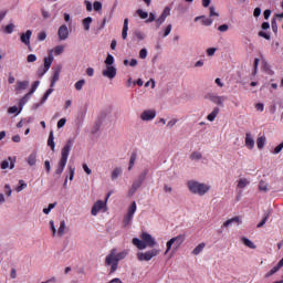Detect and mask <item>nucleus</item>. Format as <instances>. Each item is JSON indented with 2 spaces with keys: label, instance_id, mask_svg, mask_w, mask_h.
<instances>
[{
  "label": "nucleus",
  "instance_id": "obj_1",
  "mask_svg": "<svg viewBox=\"0 0 283 283\" xmlns=\"http://www.w3.org/2000/svg\"><path fill=\"white\" fill-rule=\"evenodd\" d=\"M129 255V250H123L118 252L116 248H113L109 253L106 255L104 264L105 266H109V273H116L118 271V262L120 260H125Z\"/></svg>",
  "mask_w": 283,
  "mask_h": 283
},
{
  "label": "nucleus",
  "instance_id": "obj_2",
  "mask_svg": "<svg viewBox=\"0 0 283 283\" xmlns=\"http://www.w3.org/2000/svg\"><path fill=\"white\" fill-rule=\"evenodd\" d=\"M142 239V240H140ZM140 239L138 238H133L132 242L134 247H136L139 251H145V249H154L156 247L157 242L151 234L148 232H143L140 234Z\"/></svg>",
  "mask_w": 283,
  "mask_h": 283
},
{
  "label": "nucleus",
  "instance_id": "obj_3",
  "mask_svg": "<svg viewBox=\"0 0 283 283\" xmlns=\"http://www.w3.org/2000/svg\"><path fill=\"white\" fill-rule=\"evenodd\" d=\"M74 145V142L72 139H69L64 147L61 150V158L57 163V167L55 169V176H61L63 171H65V167L67 165V158H70V151H72V146Z\"/></svg>",
  "mask_w": 283,
  "mask_h": 283
},
{
  "label": "nucleus",
  "instance_id": "obj_4",
  "mask_svg": "<svg viewBox=\"0 0 283 283\" xmlns=\"http://www.w3.org/2000/svg\"><path fill=\"white\" fill-rule=\"evenodd\" d=\"M187 187L190 193H193L195 196H205L206 193H209V190L211 189V186L197 180H189Z\"/></svg>",
  "mask_w": 283,
  "mask_h": 283
},
{
  "label": "nucleus",
  "instance_id": "obj_5",
  "mask_svg": "<svg viewBox=\"0 0 283 283\" xmlns=\"http://www.w3.org/2000/svg\"><path fill=\"white\" fill-rule=\"evenodd\" d=\"M158 255H160V249L153 248L146 252H138L137 260L139 262H150V260H154Z\"/></svg>",
  "mask_w": 283,
  "mask_h": 283
},
{
  "label": "nucleus",
  "instance_id": "obj_6",
  "mask_svg": "<svg viewBox=\"0 0 283 283\" xmlns=\"http://www.w3.org/2000/svg\"><path fill=\"white\" fill-rule=\"evenodd\" d=\"M109 196H112V192H108L106 196V200H97L91 210L92 216H98L99 211H103L105 213L107 211V200H109Z\"/></svg>",
  "mask_w": 283,
  "mask_h": 283
},
{
  "label": "nucleus",
  "instance_id": "obj_7",
  "mask_svg": "<svg viewBox=\"0 0 283 283\" xmlns=\"http://www.w3.org/2000/svg\"><path fill=\"white\" fill-rule=\"evenodd\" d=\"M206 101H210V103H213L214 105H219L220 107L224 106V101H227V96L218 95L213 92H209L205 95Z\"/></svg>",
  "mask_w": 283,
  "mask_h": 283
},
{
  "label": "nucleus",
  "instance_id": "obj_8",
  "mask_svg": "<svg viewBox=\"0 0 283 283\" xmlns=\"http://www.w3.org/2000/svg\"><path fill=\"white\" fill-rule=\"evenodd\" d=\"M182 242H185V235L184 234H179L175 238H171L167 243H166V251H165V255H167V253H169V251H171V247L178 249Z\"/></svg>",
  "mask_w": 283,
  "mask_h": 283
},
{
  "label": "nucleus",
  "instance_id": "obj_9",
  "mask_svg": "<svg viewBox=\"0 0 283 283\" xmlns=\"http://www.w3.org/2000/svg\"><path fill=\"white\" fill-rule=\"evenodd\" d=\"M136 201H133L128 208L127 214L124 217L123 224L124 227H129L132 224V220H134V213H136Z\"/></svg>",
  "mask_w": 283,
  "mask_h": 283
},
{
  "label": "nucleus",
  "instance_id": "obj_10",
  "mask_svg": "<svg viewBox=\"0 0 283 283\" xmlns=\"http://www.w3.org/2000/svg\"><path fill=\"white\" fill-rule=\"evenodd\" d=\"M140 120L144 123H150V120H154L156 118V109H145L139 115Z\"/></svg>",
  "mask_w": 283,
  "mask_h": 283
},
{
  "label": "nucleus",
  "instance_id": "obj_11",
  "mask_svg": "<svg viewBox=\"0 0 283 283\" xmlns=\"http://www.w3.org/2000/svg\"><path fill=\"white\" fill-rule=\"evenodd\" d=\"M57 36L60 41H67L70 39V29L67 25L62 24L57 30Z\"/></svg>",
  "mask_w": 283,
  "mask_h": 283
},
{
  "label": "nucleus",
  "instance_id": "obj_12",
  "mask_svg": "<svg viewBox=\"0 0 283 283\" xmlns=\"http://www.w3.org/2000/svg\"><path fill=\"white\" fill-rule=\"evenodd\" d=\"M233 224H238V226L242 224V217L237 216L231 219H228L227 221L223 222L222 227L224 229H229V227H233Z\"/></svg>",
  "mask_w": 283,
  "mask_h": 283
},
{
  "label": "nucleus",
  "instance_id": "obj_13",
  "mask_svg": "<svg viewBox=\"0 0 283 283\" xmlns=\"http://www.w3.org/2000/svg\"><path fill=\"white\" fill-rule=\"evenodd\" d=\"M102 74L106 78H116V66H106Z\"/></svg>",
  "mask_w": 283,
  "mask_h": 283
},
{
  "label": "nucleus",
  "instance_id": "obj_14",
  "mask_svg": "<svg viewBox=\"0 0 283 283\" xmlns=\"http://www.w3.org/2000/svg\"><path fill=\"white\" fill-rule=\"evenodd\" d=\"M245 147H248V149H253L255 147V140L251 133L245 134Z\"/></svg>",
  "mask_w": 283,
  "mask_h": 283
},
{
  "label": "nucleus",
  "instance_id": "obj_15",
  "mask_svg": "<svg viewBox=\"0 0 283 283\" xmlns=\"http://www.w3.org/2000/svg\"><path fill=\"white\" fill-rule=\"evenodd\" d=\"M30 39H32V31L28 30L25 33H22L20 36V41L24 43V45H30Z\"/></svg>",
  "mask_w": 283,
  "mask_h": 283
},
{
  "label": "nucleus",
  "instance_id": "obj_16",
  "mask_svg": "<svg viewBox=\"0 0 283 283\" xmlns=\"http://www.w3.org/2000/svg\"><path fill=\"white\" fill-rule=\"evenodd\" d=\"M30 85L29 81H18L15 86V92H23V90H28Z\"/></svg>",
  "mask_w": 283,
  "mask_h": 283
},
{
  "label": "nucleus",
  "instance_id": "obj_17",
  "mask_svg": "<svg viewBox=\"0 0 283 283\" xmlns=\"http://www.w3.org/2000/svg\"><path fill=\"white\" fill-rule=\"evenodd\" d=\"M219 114H220V108L214 107L212 112L207 116V120H209L210 123H213V120H216Z\"/></svg>",
  "mask_w": 283,
  "mask_h": 283
},
{
  "label": "nucleus",
  "instance_id": "obj_18",
  "mask_svg": "<svg viewBox=\"0 0 283 283\" xmlns=\"http://www.w3.org/2000/svg\"><path fill=\"white\" fill-rule=\"evenodd\" d=\"M119 176H123V168H115L111 172V180H118Z\"/></svg>",
  "mask_w": 283,
  "mask_h": 283
},
{
  "label": "nucleus",
  "instance_id": "obj_19",
  "mask_svg": "<svg viewBox=\"0 0 283 283\" xmlns=\"http://www.w3.org/2000/svg\"><path fill=\"white\" fill-rule=\"evenodd\" d=\"M249 185H251V180L247 178H240L238 180L237 187L238 189H245V187H249Z\"/></svg>",
  "mask_w": 283,
  "mask_h": 283
},
{
  "label": "nucleus",
  "instance_id": "obj_20",
  "mask_svg": "<svg viewBox=\"0 0 283 283\" xmlns=\"http://www.w3.org/2000/svg\"><path fill=\"white\" fill-rule=\"evenodd\" d=\"M9 167L10 169L14 167V160L12 159V157H9L8 160H3L1 163V169H8Z\"/></svg>",
  "mask_w": 283,
  "mask_h": 283
},
{
  "label": "nucleus",
  "instance_id": "obj_21",
  "mask_svg": "<svg viewBox=\"0 0 283 283\" xmlns=\"http://www.w3.org/2000/svg\"><path fill=\"white\" fill-rule=\"evenodd\" d=\"M129 30V19L124 20V27L122 30V39L125 41L127 39V32Z\"/></svg>",
  "mask_w": 283,
  "mask_h": 283
},
{
  "label": "nucleus",
  "instance_id": "obj_22",
  "mask_svg": "<svg viewBox=\"0 0 283 283\" xmlns=\"http://www.w3.org/2000/svg\"><path fill=\"white\" fill-rule=\"evenodd\" d=\"M241 242L244 244V247H248V249H256L258 247L253 241L249 240L247 237H241Z\"/></svg>",
  "mask_w": 283,
  "mask_h": 283
},
{
  "label": "nucleus",
  "instance_id": "obj_23",
  "mask_svg": "<svg viewBox=\"0 0 283 283\" xmlns=\"http://www.w3.org/2000/svg\"><path fill=\"white\" fill-rule=\"evenodd\" d=\"M52 63H54V55L52 53H49V56L44 57V67H46V70H50V67H52Z\"/></svg>",
  "mask_w": 283,
  "mask_h": 283
},
{
  "label": "nucleus",
  "instance_id": "obj_24",
  "mask_svg": "<svg viewBox=\"0 0 283 283\" xmlns=\"http://www.w3.org/2000/svg\"><path fill=\"white\" fill-rule=\"evenodd\" d=\"M85 116H87V111H80L77 113V117L75 119V123L77 125H81L85 120Z\"/></svg>",
  "mask_w": 283,
  "mask_h": 283
},
{
  "label": "nucleus",
  "instance_id": "obj_25",
  "mask_svg": "<svg viewBox=\"0 0 283 283\" xmlns=\"http://www.w3.org/2000/svg\"><path fill=\"white\" fill-rule=\"evenodd\" d=\"M27 163L30 165V167H34V165H36V151H33L29 155Z\"/></svg>",
  "mask_w": 283,
  "mask_h": 283
},
{
  "label": "nucleus",
  "instance_id": "obj_26",
  "mask_svg": "<svg viewBox=\"0 0 283 283\" xmlns=\"http://www.w3.org/2000/svg\"><path fill=\"white\" fill-rule=\"evenodd\" d=\"M54 53L55 56H61L63 52H65V46L64 45H56L53 50L50 51V54Z\"/></svg>",
  "mask_w": 283,
  "mask_h": 283
},
{
  "label": "nucleus",
  "instance_id": "obj_27",
  "mask_svg": "<svg viewBox=\"0 0 283 283\" xmlns=\"http://www.w3.org/2000/svg\"><path fill=\"white\" fill-rule=\"evenodd\" d=\"M65 227H66L65 220H62L60 222V227H59L57 232H56V235H59V238H63V235H65Z\"/></svg>",
  "mask_w": 283,
  "mask_h": 283
},
{
  "label": "nucleus",
  "instance_id": "obj_28",
  "mask_svg": "<svg viewBox=\"0 0 283 283\" xmlns=\"http://www.w3.org/2000/svg\"><path fill=\"white\" fill-rule=\"evenodd\" d=\"M207 244L205 242L199 243L193 250H192V255H200L201 251H205V248Z\"/></svg>",
  "mask_w": 283,
  "mask_h": 283
},
{
  "label": "nucleus",
  "instance_id": "obj_29",
  "mask_svg": "<svg viewBox=\"0 0 283 283\" xmlns=\"http://www.w3.org/2000/svg\"><path fill=\"white\" fill-rule=\"evenodd\" d=\"M202 19L201 23L202 25H211L213 23V20L211 18H206L203 15L195 18V21H200Z\"/></svg>",
  "mask_w": 283,
  "mask_h": 283
},
{
  "label": "nucleus",
  "instance_id": "obj_30",
  "mask_svg": "<svg viewBox=\"0 0 283 283\" xmlns=\"http://www.w3.org/2000/svg\"><path fill=\"white\" fill-rule=\"evenodd\" d=\"M92 21H93L92 17H87L83 20L82 23L85 32H90V25H92Z\"/></svg>",
  "mask_w": 283,
  "mask_h": 283
},
{
  "label": "nucleus",
  "instance_id": "obj_31",
  "mask_svg": "<svg viewBox=\"0 0 283 283\" xmlns=\"http://www.w3.org/2000/svg\"><path fill=\"white\" fill-rule=\"evenodd\" d=\"M48 145L51 147L52 151H54L56 145L54 144V132H51L48 139Z\"/></svg>",
  "mask_w": 283,
  "mask_h": 283
},
{
  "label": "nucleus",
  "instance_id": "obj_32",
  "mask_svg": "<svg viewBox=\"0 0 283 283\" xmlns=\"http://www.w3.org/2000/svg\"><path fill=\"white\" fill-rule=\"evenodd\" d=\"M265 145H266V137H259L256 139V147H258V149H264Z\"/></svg>",
  "mask_w": 283,
  "mask_h": 283
},
{
  "label": "nucleus",
  "instance_id": "obj_33",
  "mask_svg": "<svg viewBox=\"0 0 283 283\" xmlns=\"http://www.w3.org/2000/svg\"><path fill=\"white\" fill-rule=\"evenodd\" d=\"M61 70L62 67L61 66H57L56 69H54L53 71V76H52V80L51 81H55L57 82L60 76H61Z\"/></svg>",
  "mask_w": 283,
  "mask_h": 283
},
{
  "label": "nucleus",
  "instance_id": "obj_34",
  "mask_svg": "<svg viewBox=\"0 0 283 283\" xmlns=\"http://www.w3.org/2000/svg\"><path fill=\"white\" fill-rule=\"evenodd\" d=\"M49 71H50V70L46 69L45 66H40V67L38 69L36 74H38L39 78H43V76H45V74H48Z\"/></svg>",
  "mask_w": 283,
  "mask_h": 283
},
{
  "label": "nucleus",
  "instance_id": "obj_35",
  "mask_svg": "<svg viewBox=\"0 0 283 283\" xmlns=\"http://www.w3.org/2000/svg\"><path fill=\"white\" fill-rule=\"evenodd\" d=\"M136 158H137L136 153H133L129 159L128 171H132V169H134V165H136Z\"/></svg>",
  "mask_w": 283,
  "mask_h": 283
},
{
  "label": "nucleus",
  "instance_id": "obj_36",
  "mask_svg": "<svg viewBox=\"0 0 283 283\" xmlns=\"http://www.w3.org/2000/svg\"><path fill=\"white\" fill-rule=\"evenodd\" d=\"M49 229L51 230L52 238H55L57 230H56V226L54 224V220H51L49 222Z\"/></svg>",
  "mask_w": 283,
  "mask_h": 283
},
{
  "label": "nucleus",
  "instance_id": "obj_37",
  "mask_svg": "<svg viewBox=\"0 0 283 283\" xmlns=\"http://www.w3.org/2000/svg\"><path fill=\"white\" fill-rule=\"evenodd\" d=\"M52 92H54V88H49L45 94L43 95V97L40 101V105H43L45 103V101H48V98H50V95L52 94Z\"/></svg>",
  "mask_w": 283,
  "mask_h": 283
},
{
  "label": "nucleus",
  "instance_id": "obj_38",
  "mask_svg": "<svg viewBox=\"0 0 283 283\" xmlns=\"http://www.w3.org/2000/svg\"><path fill=\"white\" fill-rule=\"evenodd\" d=\"M149 174V168H145L138 176V180L142 182H145V179L147 178V175Z\"/></svg>",
  "mask_w": 283,
  "mask_h": 283
},
{
  "label": "nucleus",
  "instance_id": "obj_39",
  "mask_svg": "<svg viewBox=\"0 0 283 283\" xmlns=\"http://www.w3.org/2000/svg\"><path fill=\"white\" fill-rule=\"evenodd\" d=\"M190 160H202V153L193 151L190 154Z\"/></svg>",
  "mask_w": 283,
  "mask_h": 283
},
{
  "label": "nucleus",
  "instance_id": "obj_40",
  "mask_svg": "<svg viewBox=\"0 0 283 283\" xmlns=\"http://www.w3.org/2000/svg\"><path fill=\"white\" fill-rule=\"evenodd\" d=\"M124 65L127 66L129 65L130 67H136V65H138V60L136 59H132L129 60H124Z\"/></svg>",
  "mask_w": 283,
  "mask_h": 283
},
{
  "label": "nucleus",
  "instance_id": "obj_41",
  "mask_svg": "<svg viewBox=\"0 0 283 283\" xmlns=\"http://www.w3.org/2000/svg\"><path fill=\"white\" fill-rule=\"evenodd\" d=\"M31 97L28 96V94H25L19 102V107H20V112L21 109H23V106L25 105V103H28L30 101Z\"/></svg>",
  "mask_w": 283,
  "mask_h": 283
},
{
  "label": "nucleus",
  "instance_id": "obj_42",
  "mask_svg": "<svg viewBox=\"0 0 283 283\" xmlns=\"http://www.w3.org/2000/svg\"><path fill=\"white\" fill-rule=\"evenodd\" d=\"M69 171V180H74V174L76 172V168L74 166H67Z\"/></svg>",
  "mask_w": 283,
  "mask_h": 283
},
{
  "label": "nucleus",
  "instance_id": "obj_43",
  "mask_svg": "<svg viewBox=\"0 0 283 283\" xmlns=\"http://www.w3.org/2000/svg\"><path fill=\"white\" fill-rule=\"evenodd\" d=\"M105 65L106 66H114V55L107 54L106 60H105Z\"/></svg>",
  "mask_w": 283,
  "mask_h": 283
},
{
  "label": "nucleus",
  "instance_id": "obj_44",
  "mask_svg": "<svg viewBox=\"0 0 283 283\" xmlns=\"http://www.w3.org/2000/svg\"><path fill=\"white\" fill-rule=\"evenodd\" d=\"M8 114H15V116H19V114H21V109H19L18 106H11L8 108Z\"/></svg>",
  "mask_w": 283,
  "mask_h": 283
},
{
  "label": "nucleus",
  "instance_id": "obj_45",
  "mask_svg": "<svg viewBox=\"0 0 283 283\" xmlns=\"http://www.w3.org/2000/svg\"><path fill=\"white\" fill-rule=\"evenodd\" d=\"M84 86H85V80H80L74 85L77 92H81V90H83Z\"/></svg>",
  "mask_w": 283,
  "mask_h": 283
},
{
  "label": "nucleus",
  "instance_id": "obj_46",
  "mask_svg": "<svg viewBox=\"0 0 283 283\" xmlns=\"http://www.w3.org/2000/svg\"><path fill=\"white\" fill-rule=\"evenodd\" d=\"M56 207V202L54 203H50L48 206V208H44L42 211L43 213H45V216H50V212L52 211V209H54Z\"/></svg>",
  "mask_w": 283,
  "mask_h": 283
},
{
  "label": "nucleus",
  "instance_id": "obj_47",
  "mask_svg": "<svg viewBox=\"0 0 283 283\" xmlns=\"http://www.w3.org/2000/svg\"><path fill=\"white\" fill-rule=\"evenodd\" d=\"M93 9L95 10V12H101V10H103V3L101 1H95L93 3Z\"/></svg>",
  "mask_w": 283,
  "mask_h": 283
},
{
  "label": "nucleus",
  "instance_id": "obj_48",
  "mask_svg": "<svg viewBox=\"0 0 283 283\" xmlns=\"http://www.w3.org/2000/svg\"><path fill=\"white\" fill-rule=\"evenodd\" d=\"M14 23H10L4 28V32L6 34H12V32H14Z\"/></svg>",
  "mask_w": 283,
  "mask_h": 283
},
{
  "label": "nucleus",
  "instance_id": "obj_49",
  "mask_svg": "<svg viewBox=\"0 0 283 283\" xmlns=\"http://www.w3.org/2000/svg\"><path fill=\"white\" fill-rule=\"evenodd\" d=\"M280 266H274L272 270H270L266 274L265 277H271V275H275V273H277V271H280Z\"/></svg>",
  "mask_w": 283,
  "mask_h": 283
},
{
  "label": "nucleus",
  "instance_id": "obj_50",
  "mask_svg": "<svg viewBox=\"0 0 283 283\" xmlns=\"http://www.w3.org/2000/svg\"><path fill=\"white\" fill-rule=\"evenodd\" d=\"M136 12L140 19H147V17H149V13L142 9H138Z\"/></svg>",
  "mask_w": 283,
  "mask_h": 283
},
{
  "label": "nucleus",
  "instance_id": "obj_51",
  "mask_svg": "<svg viewBox=\"0 0 283 283\" xmlns=\"http://www.w3.org/2000/svg\"><path fill=\"white\" fill-rule=\"evenodd\" d=\"M171 15V9L169 7H165L163 13H161V17L164 19H167V17H170Z\"/></svg>",
  "mask_w": 283,
  "mask_h": 283
},
{
  "label": "nucleus",
  "instance_id": "obj_52",
  "mask_svg": "<svg viewBox=\"0 0 283 283\" xmlns=\"http://www.w3.org/2000/svg\"><path fill=\"white\" fill-rule=\"evenodd\" d=\"M171 29H172V25L171 24H168L165 30H164V34H163V38H167L169 36V34H171Z\"/></svg>",
  "mask_w": 283,
  "mask_h": 283
},
{
  "label": "nucleus",
  "instance_id": "obj_53",
  "mask_svg": "<svg viewBox=\"0 0 283 283\" xmlns=\"http://www.w3.org/2000/svg\"><path fill=\"white\" fill-rule=\"evenodd\" d=\"M166 20H167L166 18L160 15L157 20H155L156 27L160 28L163 25V23H165Z\"/></svg>",
  "mask_w": 283,
  "mask_h": 283
},
{
  "label": "nucleus",
  "instance_id": "obj_54",
  "mask_svg": "<svg viewBox=\"0 0 283 283\" xmlns=\"http://www.w3.org/2000/svg\"><path fill=\"white\" fill-rule=\"evenodd\" d=\"M269 220V214H265L264 218L261 220L260 223H258V229H262L266 224V221Z\"/></svg>",
  "mask_w": 283,
  "mask_h": 283
},
{
  "label": "nucleus",
  "instance_id": "obj_55",
  "mask_svg": "<svg viewBox=\"0 0 283 283\" xmlns=\"http://www.w3.org/2000/svg\"><path fill=\"white\" fill-rule=\"evenodd\" d=\"M67 123V119L65 117L61 118L59 122H57V129H61L63 127H65V124Z\"/></svg>",
  "mask_w": 283,
  "mask_h": 283
},
{
  "label": "nucleus",
  "instance_id": "obj_56",
  "mask_svg": "<svg viewBox=\"0 0 283 283\" xmlns=\"http://www.w3.org/2000/svg\"><path fill=\"white\" fill-rule=\"evenodd\" d=\"M176 123H178V119L172 118L167 123L166 127H168V129H171V127L176 126Z\"/></svg>",
  "mask_w": 283,
  "mask_h": 283
},
{
  "label": "nucleus",
  "instance_id": "obj_57",
  "mask_svg": "<svg viewBox=\"0 0 283 283\" xmlns=\"http://www.w3.org/2000/svg\"><path fill=\"white\" fill-rule=\"evenodd\" d=\"M209 10H210V17H220V13L216 11V7L211 6Z\"/></svg>",
  "mask_w": 283,
  "mask_h": 283
},
{
  "label": "nucleus",
  "instance_id": "obj_58",
  "mask_svg": "<svg viewBox=\"0 0 283 283\" xmlns=\"http://www.w3.org/2000/svg\"><path fill=\"white\" fill-rule=\"evenodd\" d=\"M143 186V181L140 179H136L134 182H133V187L135 189H140V187Z\"/></svg>",
  "mask_w": 283,
  "mask_h": 283
},
{
  "label": "nucleus",
  "instance_id": "obj_59",
  "mask_svg": "<svg viewBox=\"0 0 283 283\" xmlns=\"http://www.w3.org/2000/svg\"><path fill=\"white\" fill-rule=\"evenodd\" d=\"M44 169L46 174H50V171H52V166L50 165V160L44 161Z\"/></svg>",
  "mask_w": 283,
  "mask_h": 283
},
{
  "label": "nucleus",
  "instance_id": "obj_60",
  "mask_svg": "<svg viewBox=\"0 0 283 283\" xmlns=\"http://www.w3.org/2000/svg\"><path fill=\"white\" fill-rule=\"evenodd\" d=\"M20 186L17 188L18 192H21L22 189H25V187H28V184H25V181L20 180Z\"/></svg>",
  "mask_w": 283,
  "mask_h": 283
},
{
  "label": "nucleus",
  "instance_id": "obj_61",
  "mask_svg": "<svg viewBox=\"0 0 283 283\" xmlns=\"http://www.w3.org/2000/svg\"><path fill=\"white\" fill-rule=\"evenodd\" d=\"M139 59H143V60L147 59V49H142L139 51Z\"/></svg>",
  "mask_w": 283,
  "mask_h": 283
},
{
  "label": "nucleus",
  "instance_id": "obj_62",
  "mask_svg": "<svg viewBox=\"0 0 283 283\" xmlns=\"http://www.w3.org/2000/svg\"><path fill=\"white\" fill-rule=\"evenodd\" d=\"M28 63H34L36 61V55L29 54L27 57Z\"/></svg>",
  "mask_w": 283,
  "mask_h": 283
},
{
  "label": "nucleus",
  "instance_id": "obj_63",
  "mask_svg": "<svg viewBox=\"0 0 283 283\" xmlns=\"http://www.w3.org/2000/svg\"><path fill=\"white\" fill-rule=\"evenodd\" d=\"M282 149H283V142L274 148L273 154H280Z\"/></svg>",
  "mask_w": 283,
  "mask_h": 283
},
{
  "label": "nucleus",
  "instance_id": "obj_64",
  "mask_svg": "<svg viewBox=\"0 0 283 283\" xmlns=\"http://www.w3.org/2000/svg\"><path fill=\"white\" fill-rule=\"evenodd\" d=\"M218 49H216V48H210V49H208L207 50V54L209 55V56H213V54H216V51H217Z\"/></svg>",
  "mask_w": 283,
  "mask_h": 283
}]
</instances>
